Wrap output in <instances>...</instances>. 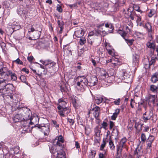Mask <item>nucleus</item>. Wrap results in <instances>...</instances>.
<instances>
[{
	"instance_id": "a878e982",
	"label": "nucleus",
	"mask_w": 158,
	"mask_h": 158,
	"mask_svg": "<svg viewBox=\"0 0 158 158\" xmlns=\"http://www.w3.org/2000/svg\"><path fill=\"white\" fill-rule=\"evenodd\" d=\"M124 72L125 70H123L120 71L118 75V77L121 79H124Z\"/></svg>"
},
{
	"instance_id": "864d4df0",
	"label": "nucleus",
	"mask_w": 158,
	"mask_h": 158,
	"mask_svg": "<svg viewBox=\"0 0 158 158\" xmlns=\"http://www.w3.org/2000/svg\"><path fill=\"white\" fill-rule=\"evenodd\" d=\"M56 10L58 12H61L62 11V9L61 8V7L59 4H58L57 5Z\"/></svg>"
},
{
	"instance_id": "8fccbe9b",
	"label": "nucleus",
	"mask_w": 158,
	"mask_h": 158,
	"mask_svg": "<svg viewBox=\"0 0 158 158\" xmlns=\"http://www.w3.org/2000/svg\"><path fill=\"white\" fill-rule=\"evenodd\" d=\"M84 52V50L82 49H79L78 50V55L79 56H81Z\"/></svg>"
},
{
	"instance_id": "4c0bfd02",
	"label": "nucleus",
	"mask_w": 158,
	"mask_h": 158,
	"mask_svg": "<svg viewBox=\"0 0 158 158\" xmlns=\"http://www.w3.org/2000/svg\"><path fill=\"white\" fill-rule=\"evenodd\" d=\"M111 59H113V62L116 63V64H113V66L114 67L115 66H117V65H119V64L118 62V60L117 58H116L114 57H112Z\"/></svg>"
},
{
	"instance_id": "7ed1b4c3",
	"label": "nucleus",
	"mask_w": 158,
	"mask_h": 158,
	"mask_svg": "<svg viewBox=\"0 0 158 158\" xmlns=\"http://www.w3.org/2000/svg\"><path fill=\"white\" fill-rule=\"evenodd\" d=\"M57 146L55 144L51 147L50 149V152L53 154L56 158H65L64 156L62 153H60L56 151Z\"/></svg>"
},
{
	"instance_id": "de8ad7c7",
	"label": "nucleus",
	"mask_w": 158,
	"mask_h": 158,
	"mask_svg": "<svg viewBox=\"0 0 158 158\" xmlns=\"http://www.w3.org/2000/svg\"><path fill=\"white\" fill-rule=\"evenodd\" d=\"M25 11L19 9L18 10V14L20 15H25Z\"/></svg>"
},
{
	"instance_id": "bf43d9fd",
	"label": "nucleus",
	"mask_w": 158,
	"mask_h": 158,
	"mask_svg": "<svg viewBox=\"0 0 158 158\" xmlns=\"http://www.w3.org/2000/svg\"><path fill=\"white\" fill-rule=\"evenodd\" d=\"M11 77L12 80L15 81L17 79V77L15 74H11Z\"/></svg>"
},
{
	"instance_id": "a18cd8bd",
	"label": "nucleus",
	"mask_w": 158,
	"mask_h": 158,
	"mask_svg": "<svg viewBox=\"0 0 158 158\" xmlns=\"http://www.w3.org/2000/svg\"><path fill=\"white\" fill-rule=\"evenodd\" d=\"M155 11L154 10H151L148 14V16L149 17H152L155 13Z\"/></svg>"
},
{
	"instance_id": "9d476101",
	"label": "nucleus",
	"mask_w": 158,
	"mask_h": 158,
	"mask_svg": "<svg viewBox=\"0 0 158 158\" xmlns=\"http://www.w3.org/2000/svg\"><path fill=\"white\" fill-rule=\"evenodd\" d=\"M109 77V75L107 73L106 71L103 69L100 70V74L98 77L99 80H103Z\"/></svg>"
},
{
	"instance_id": "a19ab883",
	"label": "nucleus",
	"mask_w": 158,
	"mask_h": 158,
	"mask_svg": "<svg viewBox=\"0 0 158 158\" xmlns=\"http://www.w3.org/2000/svg\"><path fill=\"white\" fill-rule=\"evenodd\" d=\"M157 58L156 57H152L151 59V60L149 61V66L154 64L155 63V62Z\"/></svg>"
},
{
	"instance_id": "603ef678",
	"label": "nucleus",
	"mask_w": 158,
	"mask_h": 158,
	"mask_svg": "<svg viewBox=\"0 0 158 158\" xmlns=\"http://www.w3.org/2000/svg\"><path fill=\"white\" fill-rule=\"evenodd\" d=\"M52 122L54 127L56 128L59 127V125L57 124V123L56 121L52 120Z\"/></svg>"
},
{
	"instance_id": "1a4fd4ad",
	"label": "nucleus",
	"mask_w": 158,
	"mask_h": 158,
	"mask_svg": "<svg viewBox=\"0 0 158 158\" xmlns=\"http://www.w3.org/2000/svg\"><path fill=\"white\" fill-rule=\"evenodd\" d=\"M153 115L152 112L151 111L146 112L143 114L142 119L144 122L146 123L148 120H150L152 117Z\"/></svg>"
},
{
	"instance_id": "423d86ee",
	"label": "nucleus",
	"mask_w": 158,
	"mask_h": 158,
	"mask_svg": "<svg viewBox=\"0 0 158 158\" xmlns=\"http://www.w3.org/2000/svg\"><path fill=\"white\" fill-rule=\"evenodd\" d=\"M22 114L23 119L32 120L33 119H35L36 118V117L32 118L31 111L28 109H26Z\"/></svg>"
},
{
	"instance_id": "f03ea898",
	"label": "nucleus",
	"mask_w": 158,
	"mask_h": 158,
	"mask_svg": "<svg viewBox=\"0 0 158 158\" xmlns=\"http://www.w3.org/2000/svg\"><path fill=\"white\" fill-rule=\"evenodd\" d=\"M59 104L58 105V112L61 116L64 117L67 114L68 112L70 111L68 110L67 108L65 107L66 102L62 98L58 100Z\"/></svg>"
},
{
	"instance_id": "6e6552de",
	"label": "nucleus",
	"mask_w": 158,
	"mask_h": 158,
	"mask_svg": "<svg viewBox=\"0 0 158 158\" xmlns=\"http://www.w3.org/2000/svg\"><path fill=\"white\" fill-rule=\"evenodd\" d=\"M64 142V139L63 136L59 135L56 137V138L53 141V143L55 145L62 148V143Z\"/></svg>"
},
{
	"instance_id": "39448f33",
	"label": "nucleus",
	"mask_w": 158,
	"mask_h": 158,
	"mask_svg": "<svg viewBox=\"0 0 158 158\" xmlns=\"http://www.w3.org/2000/svg\"><path fill=\"white\" fill-rule=\"evenodd\" d=\"M35 128H37L40 129V131L44 133L45 135H48L50 132L49 126V125H45L42 124L41 125H38L35 127Z\"/></svg>"
},
{
	"instance_id": "09e8293b",
	"label": "nucleus",
	"mask_w": 158,
	"mask_h": 158,
	"mask_svg": "<svg viewBox=\"0 0 158 158\" xmlns=\"http://www.w3.org/2000/svg\"><path fill=\"white\" fill-rule=\"evenodd\" d=\"M141 139L142 142H144L146 140V137L144 133H142L141 134Z\"/></svg>"
},
{
	"instance_id": "680f3d73",
	"label": "nucleus",
	"mask_w": 158,
	"mask_h": 158,
	"mask_svg": "<svg viewBox=\"0 0 158 158\" xmlns=\"http://www.w3.org/2000/svg\"><path fill=\"white\" fill-rule=\"evenodd\" d=\"M153 105L154 106H156L158 107V98L157 97L155 100V103L153 104Z\"/></svg>"
},
{
	"instance_id": "5701e85b",
	"label": "nucleus",
	"mask_w": 158,
	"mask_h": 158,
	"mask_svg": "<svg viewBox=\"0 0 158 158\" xmlns=\"http://www.w3.org/2000/svg\"><path fill=\"white\" fill-rule=\"evenodd\" d=\"M57 23L59 27L60 28V30L59 31V33L60 34L61 33L63 29V26L64 24L63 22L62 21H60V20H58L57 21Z\"/></svg>"
},
{
	"instance_id": "0e129e2a",
	"label": "nucleus",
	"mask_w": 158,
	"mask_h": 158,
	"mask_svg": "<svg viewBox=\"0 0 158 158\" xmlns=\"http://www.w3.org/2000/svg\"><path fill=\"white\" fill-rule=\"evenodd\" d=\"M95 31L94 30V31H91L89 32L88 34V36H91L94 35H95Z\"/></svg>"
},
{
	"instance_id": "473e14b6",
	"label": "nucleus",
	"mask_w": 158,
	"mask_h": 158,
	"mask_svg": "<svg viewBox=\"0 0 158 158\" xmlns=\"http://www.w3.org/2000/svg\"><path fill=\"white\" fill-rule=\"evenodd\" d=\"M105 26L107 28H109L110 29H111V30L109 31V33H111V31L113 30L114 28L112 26V24L110 23H106L105 24Z\"/></svg>"
},
{
	"instance_id": "6e6d98bb",
	"label": "nucleus",
	"mask_w": 158,
	"mask_h": 158,
	"mask_svg": "<svg viewBox=\"0 0 158 158\" xmlns=\"http://www.w3.org/2000/svg\"><path fill=\"white\" fill-rule=\"evenodd\" d=\"M114 126V123L111 121H110V129L111 130L112 129L113 127Z\"/></svg>"
},
{
	"instance_id": "bb28decb",
	"label": "nucleus",
	"mask_w": 158,
	"mask_h": 158,
	"mask_svg": "<svg viewBox=\"0 0 158 158\" xmlns=\"http://www.w3.org/2000/svg\"><path fill=\"white\" fill-rule=\"evenodd\" d=\"M107 142V140H106V139L104 138L103 139L102 143L100 147V150H103L106 146Z\"/></svg>"
},
{
	"instance_id": "69168bd1",
	"label": "nucleus",
	"mask_w": 158,
	"mask_h": 158,
	"mask_svg": "<svg viewBox=\"0 0 158 158\" xmlns=\"http://www.w3.org/2000/svg\"><path fill=\"white\" fill-rule=\"evenodd\" d=\"M134 9L135 10H136L137 11L139 12H140L141 13H142V11L140 10L139 9V6H135L134 7Z\"/></svg>"
},
{
	"instance_id": "f3484780",
	"label": "nucleus",
	"mask_w": 158,
	"mask_h": 158,
	"mask_svg": "<svg viewBox=\"0 0 158 158\" xmlns=\"http://www.w3.org/2000/svg\"><path fill=\"white\" fill-rule=\"evenodd\" d=\"M98 82L97 78L95 77H91L90 80L88 82V85L89 86H93L97 85Z\"/></svg>"
},
{
	"instance_id": "2f4dec72",
	"label": "nucleus",
	"mask_w": 158,
	"mask_h": 158,
	"mask_svg": "<svg viewBox=\"0 0 158 158\" xmlns=\"http://www.w3.org/2000/svg\"><path fill=\"white\" fill-rule=\"evenodd\" d=\"M26 126H22V128L23 131H24L25 132H28L30 130L29 126H28V123H26Z\"/></svg>"
},
{
	"instance_id": "4be33fe9",
	"label": "nucleus",
	"mask_w": 158,
	"mask_h": 158,
	"mask_svg": "<svg viewBox=\"0 0 158 158\" xmlns=\"http://www.w3.org/2000/svg\"><path fill=\"white\" fill-rule=\"evenodd\" d=\"M119 112L120 110L119 109H116L115 110V112L113 114V115L111 116V119L113 120H115L118 115L119 114Z\"/></svg>"
},
{
	"instance_id": "aec40b11",
	"label": "nucleus",
	"mask_w": 158,
	"mask_h": 158,
	"mask_svg": "<svg viewBox=\"0 0 158 158\" xmlns=\"http://www.w3.org/2000/svg\"><path fill=\"white\" fill-rule=\"evenodd\" d=\"M72 101L73 106L75 108H78L80 106L81 103L80 102L75 98H73Z\"/></svg>"
},
{
	"instance_id": "49530a36",
	"label": "nucleus",
	"mask_w": 158,
	"mask_h": 158,
	"mask_svg": "<svg viewBox=\"0 0 158 158\" xmlns=\"http://www.w3.org/2000/svg\"><path fill=\"white\" fill-rule=\"evenodd\" d=\"M86 40L85 38H82L80 39V44L82 45L85 43Z\"/></svg>"
},
{
	"instance_id": "412c9836",
	"label": "nucleus",
	"mask_w": 158,
	"mask_h": 158,
	"mask_svg": "<svg viewBox=\"0 0 158 158\" xmlns=\"http://www.w3.org/2000/svg\"><path fill=\"white\" fill-rule=\"evenodd\" d=\"M158 73L156 72L154 73L152 76L151 81L153 83H155L158 81Z\"/></svg>"
},
{
	"instance_id": "cd10ccee",
	"label": "nucleus",
	"mask_w": 158,
	"mask_h": 158,
	"mask_svg": "<svg viewBox=\"0 0 158 158\" xmlns=\"http://www.w3.org/2000/svg\"><path fill=\"white\" fill-rule=\"evenodd\" d=\"M110 139L109 143L110 148L112 150H114L115 149V146L114 145L113 141L111 139L110 137Z\"/></svg>"
},
{
	"instance_id": "f8f14e48",
	"label": "nucleus",
	"mask_w": 158,
	"mask_h": 158,
	"mask_svg": "<svg viewBox=\"0 0 158 158\" xmlns=\"http://www.w3.org/2000/svg\"><path fill=\"white\" fill-rule=\"evenodd\" d=\"M95 35L97 36H104L108 34V33L105 30L101 31L99 29H95Z\"/></svg>"
},
{
	"instance_id": "f257e3e1",
	"label": "nucleus",
	"mask_w": 158,
	"mask_h": 158,
	"mask_svg": "<svg viewBox=\"0 0 158 158\" xmlns=\"http://www.w3.org/2000/svg\"><path fill=\"white\" fill-rule=\"evenodd\" d=\"M76 80L77 81L76 87L77 89L82 92L84 91L88 85L87 78L84 76H79L76 78Z\"/></svg>"
},
{
	"instance_id": "e2e57ef3",
	"label": "nucleus",
	"mask_w": 158,
	"mask_h": 158,
	"mask_svg": "<svg viewBox=\"0 0 158 158\" xmlns=\"http://www.w3.org/2000/svg\"><path fill=\"white\" fill-rule=\"evenodd\" d=\"M34 59L33 57L31 56H28L27 59L30 62H31Z\"/></svg>"
},
{
	"instance_id": "774afa93",
	"label": "nucleus",
	"mask_w": 158,
	"mask_h": 158,
	"mask_svg": "<svg viewBox=\"0 0 158 158\" xmlns=\"http://www.w3.org/2000/svg\"><path fill=\"white\" fill-rule=\"evenodd\" d=\"M134 155L135 156H136V157L135 158H139V155L138 154V153L137 152V149L135 150V151L134 152Z\"/></svg>"
},
{
	"instance_id": "6ab92c4d",
	"label": "nucleus",
	"mask_w": 158,
	"mask_h": 158,
	"mask_svg": "<svg viewBox=\"0 0 158 158\" xmlns=\"http://www.w3.org/2000/svg\"><path fill=\"white\" fill-rule=\"evenodd\" d=\"M139 56L136 54L133 55L132 63L133 65H137L139 61Z\"/></svg>"
},
{
	"instance_id": "79ce46f5",
	"label": "nucleus",
	"mask_w": 158,
	"mask_h": 158,
	"mask_svg": "<svg viewBox=\"0 0 158 158\" xmlns=\"http://www.w3.org/2000/svg\"><path fill=\"white\" fill-rule=\"evenodd\" d=\"M127 141V139L125 137L122 138L120 141V145L123 147Z\"/></svg>"
},
{
	"instance_id": "052dcab7",
	"label": "nucleus",
	"mask_w": 158,
	"mask_h": 158,
	"mask_svg": "<svg viewBox=\"0 0 158 158\" xmlns=\"http://www.w3.org/2000/svg\"><path fill=\"white\" fill-rule=\"evenodd\" d=\"M124 79L129 78L130 75L125 70L124 72Z\"/></svg>"
},
{
	"instance_id": "4d7b16f0",
	"label": "nucleus",
	"mask_w": 158,
	"mask_h": 158,
	"mask_svg": "<svg viewBox=\"0 0 158 158\" xmlns=\"http://www.w3.org/2000/svg\"><path fill=\"white\" fill-rule=\"evenodd\" d=\"M16 24H17L16 25V26L12 27V28L15 30H17L19 29L20 28V26L18 23Z\"/></svg>"
},
{
	"instance_id": "c9c22d12",
	"label": "nucleus",
	"mask_w": 158,
	"mask_h": 158,
	"mask_svg": "<svg viewBox=\"0 0 158 158\" xmlns=\"http://www.w3.org/2000/svg\"><path fill=\"white\" fill-rule=\"evenodd\" d=\"M124 39L125 41H126L127 43L129 46L132 45L134 41V40L133 39L130 40L127 39H126L125 38Z\"/></svg>"
},
{
	"instance_id": "3c124183",
	"label": "nucleus",
	"mask_w": 158,
	"mask_h": 158,
	"mask_svg": "<svg viewBox=\"0 0 158 158\" xmlns=\"http://www.w3.org/2000/svg\"><path fill=\"white\" fill-rule=\"evenodd\" d=\"M14 62H15L17 64H23V63L20 60L19 58H18L17 60H14Z\"/></svg>"
},
{
	"instance_id": "f704fd0d",
	"label": "nucleus",
	"mask_w": 158,
	"mask_h": 158,
	"mask_svg": "<svg viewBox=\"0 0 158 158\" xmlns=\"http://www.w3.org/2000/svg\"><path fill=\"white\" fill-rule=\"evenodd\" d=\"M20 79L23 82L25 83L27 85H28L29 83L27 81L26 77L23 75H21L20 77Z\"/></svg>"
},
{
	"instance_id": "9b49d317",
	"label": "nucleus",
	"mask_w": 158,
	"mask_h": 158,
	"mask_svg": "<svg viewBox=\"0 0 158 158\" xmlns=\"http://www.w3.org/2000/svg\"><path fill=\"white\" fill-rule=\"evenodd\" d=\"M91 111L93 114L94 117L97 118L99 115L100 112V108L98 106H95L93 108L92 110H91Z\"/></svg>"
},
{
	"instance_id": "58836bf2",
	"label": "nucleus",
	"mask_w": 158,
	"mask_h": 158,
	"mask_svg": "<svg viewBox=\"0 0 158 158\" xmlns=\"http://www.w3.org/2000/svg\"><path fill=\"white\" fill-rule=\"evenodd\" d=\"M146 45L147 47L148 48L153 49H154L155 48V46L154 44L153 43L151 42H148L147 44Z\"/></svg>"
},
{
	"instance_id": "e433bc0d",
	"label": "nucleus",
	"mask_w": 158,
	"mask_h": 158,
	"mask_svg": "<svg viewBox=\"0 0 158 158\" xmlns=\"http://www.w3.org/2000/svg\"><path fill=\"white\" fill-rule=\"evenodd\" d=\"M101 125L102 127L101 128H102L105 130H107L108 129V124L106 122L103 121Z\"/></svg>"
},
{
	"instance_id": "0eeeda50",
	"label": "nucleus",
	"mask_w": 158,
	"mask_h": 158,
	"mask_svg": "<svg viewBox=\"0 0 158 158\" xmlns=\"http://www.w3.org/2000/svg\"><path fill=\"white\" fill-rule=\"evenodd\" d=\"M157 96L155 95H148L145 97V100L149 106L153 105Z\"/></svg>"
},
{
	"instance_id": "dca6fc26",
	"label": "nucleus",
	"mask_w": 158,
	"mask_h": 158,
	"mask_svg": "<svg viewBox=\"0 0 158 158\" xmlns=\"http://www.w3.org/2000/svg\"><path fill=\"white\" fill-rule=\"evenodd\" d=\"M37 123V122L34 123V122H32V120L23 119L21 122V124L22 125V126H26L27 124L26 123H28V126H29L30 125H32L33 124H36Z\"/></svg>"
},
{
	"instance_id": "2eb2a0df",
	"label": "nucleus",
	"mask_w": 158,
	"mask_h": 158,
	"mask_svg": "<svg viewBox=\"0 0 158 158\" xmlns=\"http://www.w3.org/2000/svg\"><path fill=\"white\" fill-rule=\"evenodd\" d=\"M155 137L152 135H149L147 141V147L150 148L152 147V143L155 139Z\"/></svg>"
},
{
	"instance_id": "7c9ffc66",
	"label": "nucleus",
	"mask_w": 158,
	"mask_h": 158,
	"mask_svg": "<svg viewBox=\"0 0 158 158\" xmlns=\"http://www.w3.org/2000/svg\"><path fill=\"white\" fill-rule=\"evenodd\" d=\"M118 33L121 35L124 38H125V37L127 35V33L125 32L124 31L121 30H119L117 31Z\"/></svg>"
},
{
	"instance_id": "4468645a",
	"label": "nucleus",
	"mask_w": 158,
	"mask_h": 158,
	"mask_svg": "<svg viewBox=\"0 0 158 158\" xmlns=\"http://www.w3.org/2000/svg\"><path fill=\"white\" fill-rule=\"evenodd\" d=\"M85 31L81 28H77L75 31V35L78 38L81 37L84 35Z\"/></svg>"
},
{
	"instance_id": "a211bd4d",
	"label": "nucleus",
	"mask_w": 158,
	"mask_h": 158,
	"mask_svg": "<svg viewBox=\"0 0 158 158\" xmlns=\"http://www.w3.org/2000/svg\"><path fill=\"white\" fill-rule=\"evenodd\" d=\"M13 121L15 123L21 122L23 120V118L21 114H17L14 116L13 118Z\"/></svg>"
},
{
	"instance_id": "b1692460",
	"label": "nucleus",
	"mask_w": 158,
	"mask_h": 158,
	"mask_svg": "<svg viewBox=\"0 0 158 158\" xmlns=\"http://www.w3.org/2000/svg\"><path fill=\"white\" fill-rule=\"evenodd\" d=\"M13 88V85L10 84H8L6 85L4 91H6L9 90H12Z\"/></svg>"
},
{
	"instance_id": "72a5a7b5",
	"label": "nucleus",
	"mask_w": 158,
	"mask_h": 158,
	"mask_svg": "<svg viewBox=\"0 0 158 158\" xmlns=\"http://www.w3.org/2000/svg\"><path fill=\"white\" fill-rule=\"evenodd\" d=\"M95 100L96 103L98 104L102 102L103 98L102 97H98L95 98Z\"/></svg>"
},
{
	"instance_id": "ddd939ff",
	"label": "nucleus",
	"mask_w": 158,
	"mask_h": 158,
	"mask_svg": "<svg viewBox=\"0 0 158 158\" xmlns=\"http://www.w3.org/2000/svg\"><path fill=\"white\" fill-rule=\"evenodd\" d=\"M127 14L128 15L127 18L130 17L132 20H134L135 18L136 17H137V15L135 11L133 10L131 11L130 8H129L127 10Z\"/></svg>"
},
{
	"instance_id": "c85d7f7f",
	"label": "nucleus",
	"mask_w": 158,
	"mask_h": 158,
	"mask_svg": "<svg viewBox=\"0 0 158 158\" xmlns=\"http://www.w3.org/2000/svg\"><path fill=\"white\" fill-rule=\"evenodd\" d=\"M96 152L94 150L91 151L89 153V158H94Z\"/></svg>"
},
{
	"instance_id": "c756f323",
	"label": "nucleus",
	"mask_w": 158,
	"mask_h": 158,
	"mask_svg": "<svg viewBox=\"0 0 158 158\" xmlns=\"http://www.w3.org/2000/svg\"><path fill=\"white\" fill-rule=\"evenodd\" d=\"M157 89L158 87L154 85H152L150 86V90L153 92H156Z\"/></svg>"
},
{
	"instance_id": "338daca9",
	"label": "nucleus",
	"mask_w": 158,
	"mask_h": 158,
	"mask_svg": "<svg viewBox=\"0 0 158 158\" xmlns=\"http://www.w3.org/2000/svg\"><path fill=\"white\" fill-rule=\"evenodd\" d=\"M56 64V63L53 61L50 60L49 63V65L50 66L52 67L54 66Z\"/></svg>"
},
{
	"instance_id": "393cba45",
	"label": "nucleus",
	"mask_w": 158,
	"mask_h": 158,
	"mask_svg": "<svg viewBox=\"0 0 158 158\" xmlns=\"http://www.w3.org/2000/svg\"><path fill=\"white\" fill-rule=\"evenodd\" d=\"M106 49L107 50L108 53L112 56H114V54L112 51L111 49H110L108 48L109 47H110V46L109 44H106L105 45Z\"/></svg>"
},
{
	"instance_id": "ea45409f",
	"label": "nucleus",
	"mask_w": 158,
	"mask_h": 158,
	"mask_svg": "<svg viewBox=\"0 0 158 158\" xmlns=\"http://www.w3.org/2000/svg\"><path fill=\"white\" fill-rule=\"evenodd\" d=\"M12 153H14L15 154H17L19 152V147H16L13 150H12Z\"/></svg>"
},
{
	"instance_id": "5fc2aeb1",
	"label": "nucleus",
	"mask_w": 158,
	"mask_h": 158,
	"mask_svg": "<svg viewBox=\"0 0 158 158\" xmlns=\"http://www.w3.org/2000/svg\"><path fill=\"white\" fill-rule=\"evenodd\" d=\"M121 101V99L120 98H118L114 101V103L116 105H120Z\"/></svg>"
},
{
	"instance_id": "20e7f679",
	"label": "nucleus",
	"mask_w": 158,
	"mask_h": 158,
	"mask_svg": "<svg viewBox=\"0 0 158 158\" xmlns=\"http://www.w3.org/2000/svg\"><path fill=\"white\" fill-rule=\"evenodd\" d=\"M138 25L140 26H142L144 28H146L148 32H150L152 31V26L150 23H148L145 25L142 24L141 22V18L140 16L137 15L135 18Z\"/></svg>"
},
{
	"instance_id": "13d9d810",
	"label": "nucleus",
	"mask_w": 158,
	"mask_h": 158,
	"mask_svg": "<svg viewBox=\"0 0 158 158\" xmlns=\"http://www.w3.org/2000/svg\"><path fill=\"white\" fill-rule=\"evenodd\" d=\"M68 122H69L70 125H73L74 123V120L72 119H70L69 118H67Z\"/></svg>"
},
{
	"instance_id": "c03bdc74",
	"label": "nucleus",
	"mask_w": 158,
	"mask_h": 158,
	"mask_svg": "<svg viewBox=\"0 0 158 158\" xmlns=\"http://www.w3.org/2000/svg\"><path fill=\"white\" fill-rule=\"evenodd\" d=\"M132 26L133 25L132 23H131V25L130 26V27H129L128 26H126L125 28L126 31L127 32H130L132 29Z\"/></svg>"
},
{
	"instance_id": "37998d69",
	"label": "nucleus",
	"mask_w": 158,
	"mask_h": 158,
	"mask_svg": "<svg viewBox=\"0 0 158 158\" xmlns=\"http://www.w3.org/2000/svg\"><path fill=\"white\" fill-rule=\"evenodd\" d=\"M50 60H47L45 61L43 60H40V62L44 65H45V66L48 65H49V63Z\"/></svg>"
}]
</instances>
